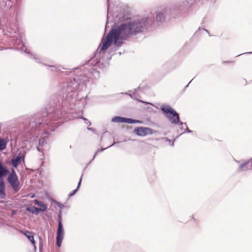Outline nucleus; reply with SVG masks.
Masks as SVG:
<instances>
[{
	"label": "nucleus",
	"instance_id": "obj_25",
	"mask_svg": "<svg viewBox=\"0 0 252 252\" xmlns=\"http://www.w3.org/2000/svg\"><path fill=\"white\" fill-rule=\"evenodd\" d=\"M105 149H106V148H102V149H98V150H97V151L95 153V154H94V157H93V159H94L95 158V157L96 155H97V154L98 152H102V151H104Z\"/></svg>",
	"mask_w": 252,
	"mask_h": 252
},
{
	"label": "nucleus",
	"instance_id": "obj_17",
	"mask_svg": "<svg viewBox=\"0 0 252 252\" xmlns=\"http://www.w3.org/2000/svg\"><path fill=\"white\" fill-rule=\"evenodd\" d=\"M154 130L151 128L143 127V136L153 133Z\"/></svg>",
	"mask_w": 252,
	"mask_h": 252
},
{
	"label": "nucleus",
	"instance_id": "obj_32",
	"mask_svg": "<svg viewBox=\"0 0 252 252\" xmlns=\"http://www.w3.org/2000/svg\"><path fill=\"white\" fill-rule=\"evenodd\" d=\"M34 197V195H32V198H33Z\"/></svg>",
	"mask_w": 252,
	"mask_h": 252
},
{
	"label": "nucleus",
	"instance_id": "obj_31",
	"mask_svg": "<svg viewBox=\"0 0 252 252\" xmlns=\"http://www.w3.org/2000/svg\"><path fill=\"white\" fill-rule=\"evenodd\" d=\"M115 144V142H114L110 146V147L114 145ZM108 147H109V146Z\"/></svg>",
	"mask_w": 252,
	"mask_h": 252
},
{
	"label": "nucleus",
	"instance_id": "obj_14",
	"mask_svg": "<svg viewBox=\"0 0 252 252\" xmlns=\"http://www.w3.org/2000/svg\"><path fill=\"white\" fill-rule=\"evenodd\" d=\"M50 70L52 71H56V72H62V69H64L63 67H61L59 65H47Z\"/></svg>",
	"mask_w": 252,
	"mask_h": 252
},
{
	"label": "nucleus",
	"instance_id": "obj_4",
	"mask_svg": "<svg viewBox=\"0 0 252 252\" xmlns=\"http://www.w3.org/2000/svg\"><path fill=\"white\" fill-rule=\"evenodd\" d=\"M161 109L171 123L176 124L178 123L179 120V115L172 108L169 106H163Z\"/></svg>",
	"mask_w": 252,
	"mask_h": 252
},
{
	"label": "nucleus",
	"instance_id": "obj_22",
	"mask_svg": "<svg viewBox=\"0 0 252 252\" xmlns=\"http://www.w3.org/2000/svg\"><path fill=\"white\" fill-rule=\"evenodd\" d=\"M122 117L120 116H115L112 118L111 121L113 123H122Z\"/></svg>",
	"mask_w": 252,
	"mask_h": 252
},
{
	"label": "nucleus",
	"instance_id": "obj_33",
	"mask_svg": "<svg viewBox=\"0 0 252 252\" xmlns=\"http://www.w3.org/2000/svg\"><path fill=\"white\" fill-rule=\"evenodd\" d=\"M0 25H1V22L0 21Z\"/></svg>",
	"mask_w": 252,
	"mask_h": 252
},
{
	"label": "nucleus",
	"instance_id": "obj_18",
	"mask_svg": "<svg viewBox=\"0 0 252 252\" xmlns=\"http://www.w3.org/2000/svg\"><path fill=\"white\" fill-rule=\"evenodd\" d=\"M6 143L4 139L0 138V150L4 149L6 147Z\"/></svg>",
	"mask_w": 252,
	"mask_h": 252
},
{
	"label": "nucleus",
	"instance_id": "obj_26",
	"mask_svg": "<svg viewBox=\"0 0 252 252\" xmlns=\"http://www.w3.org/2000/svg\"><path fill=\"white\" fill-rule=\"evenodd\" d=\"M83 119L84 120V122L86 124H87L88 126H91V123L88 119H87L86 118H83Z\"/></svg>",
	"mask_w": 252,
	"mask_h": 252
},
{
	"label": "nucleus",
	"instance_id": "obj_2",
	"mask_svg": "<svg viewBox=\"0 0 252 252\" xmlns=\"http://www.w3.org/2000/svg\"><path fill=\"white\" fill-rule=\"evenodd\" d=\"M141 29L142 22L140 19L131 20L128 23L112 28L106 35L105 39L102 40L101 44L90 62H95L94 65L99 63L100 62V57L113 43L116 47H120L130 34H134L140 32Z\"/></svg>",
	"mask_w": 252,
	"mask_h": 252
},
{
	"label": "nucleus",
	"instance_id": "obj_24",
	"mask_svg": "<svg viewBox=\"0 0 252 252\" xmlns=\"http://www.w3.org/2000/svg\"><path fill=\"white\" fill-rule=\"evenodd\" d=\"M14 177H18L16 172L15 171V170L14 169H11V172L10 173L9 175L8 176V178H14Z\"/></svg>",
	"mask_w": 252,
	"mask_h": 252
},
{
	"label": "nucleus",
	"instance_id": "obj_16",
	"mask_svg": "<svg viewBox=\"0 0 252 252\" xmlns=\"http://www.w3.org/2000/svg\"><path fill=\"white\" fill-rule=\"evenodd\" d=\"M125 19V17L124 16H123L121 13H120L119 14H117L115 15L114 21L115 22V23H119L124 21Z\"/></svg>",
	"mask_w": 252,
	"mask_h": 252
},
{
	"label": "nucleus",
	"instance_id": "obj_19",
	"mask_svg": "<svg viewBox=\"0 0 252 252\" xmlns=\"http://www.w3.org/2000/svg\"><path fill=\"white\" fill-rule=\"evenodd\" d=\"M35 204L43 208V210H42V211H45L47 209L46 205L44 203H43L42 202L39 201H38L36 200H35Z\"/></svg>",
	"mask_w": 252,
	"mask_h": 252
},
{
	"label": "nucleus",
	"instance_id": "obj_6",
	"mask_svg": "<svg viewBox=\"0 0 252 252\" xmlns=\"http://www.w3.org/2000/svg\"><path fill=\"white\" fill-rule=\"evenodd\" d=\"M7 181L15 192H18L21 189L18 177L7 178Z\"/></svg>",
	"mask_w": 252,
	"mask_h": 252
},
{
	"label": "nucleus",
	"instance_id": "obj_11",
	"mask_svg": "<svg viewBox=\"0 0 252 252\" xmlns=\"http://www.w3.org/2000/svg\"><path fill=\"white\" fill-rule=\"evenodd\" d=\"M21 233H23L27 238L31 242L32 244L35 246V241L34 240L33 236L32 235V233L31 231L26 230L25 231H21Z\"/></svg>",
	"mask_w": 252,
	"mask_h": 252
},
{
	"label": "nucleus",
	"instance_id": "obj_29",
	"mask_svg": "<svg viewBox=\"0 0 252 252\" xmlns=\"http://www.w3.org/2000/svg\"><path fill=\"white\" fill-rule=\"evenodd\" d=\"M109 3H108V5H107V7H108V11H107V21H108V19H109ZM107 23H108V22H107Z\"/></svg>",
	"mask_w": 252,
	"mask_h": 252
},
{
	"label": "nucleus",
	"instance_id": "obj_8",
	"mask_svg": "<svg viewBox=\"0 0 252 252\" xmlns=\"http://www.w3.org/2000/svg\"><path fill=\"white\" fill-rule=\"evenodd\" d=\"M22 160H24V156L23 155H20L19 154L15 158L11 159L10 162L11 164L14 167L17 168L18 165L21 163Z\"/></svg>",
	"mask_w": 252,
	"mask_h": 252
},
{
	"label": "nucleus",
	"instance_id": "obj_21",
	"mask_svg": "<svg viewBox=\"0 0 252 252\" xmlns=\"http://www.w3.org/2000/svg\"><path fill=\"white\" fill-rule=\"evenodd\" d=\"M82 176L80 178V179L79 182L78 183V186L77 187V189H76L74 190L72 192L70 193V194H69V196H72L74 195L76 193V192L77 191V190L79 189V188L80 187V186L81 185V181H82Z\"/></svg>",
	"mask_w": 252,
	"mask_h": 252
},
{
	"label": "nucleus",
	"instance_id": "obj_28",
	"mask_svg": "<svg viewBox=\"0 0 252 252\" xmlns=\"http://www.w3.org/2000/svg\"><path fill=\"white\" fill-rule=\"evenodd\" d=\"M56 205L60 207V208H62L63 207V205L61 204L60 202L56 201Z\"/></svg>",
	"mask_w": 252,
	"mask_h": 252
},
{
	"label": "nucleus",
	"instance_id": "obj_30",
	"mask_svg": "<svg viewBox=\"0 0 252 252\" xmlns=\"http://www.w3.org/2000/svg\"><path fill=\"white\" fill-rule=\"evenodd\" d=\"M87 129L89 130L93 131V132H94V131H95L94 129L92 127H88Z\"/></svg>",
	"mask_w": 252,
	"mask_h": 252
},
{
	"label": "nucleus",
	"instance_id": "obj_10",
	"mask_svg": "<svg viewBox=\"0 0 252 252\" xmlns=\"http://www.w3.org/2000/svg\"><path fill=\"white\" fill-rule=\"evenodd\" d=\"M9 173L6 167L4 166L2 163L0 161V178L6 176Z\"/></svg>",
	"mask_w": 252,
	"mask_h": 252
},
{
	"label": "nucleus",
	"instance_id": "obj_5",
	"mask_svg": "<svg viewBox=\"0 0 252 252\" xmlns=\"http://www.w3.org/2000/svg\"><path fill=\"white\" fill-rule=\"evenodd\" d=\"M64 237V230L63 225L62 223H59L58 226L57 231V245L58 247H61L62 245V241Z\"/></svg>",
	"mask_w": 252,
	"mask_h": 252
},
{
	"label": "nucleus",
	"instance_id": "obj_23",
	"mask_svg": "<svg viewBox=\"0 0 252 252\" xmlns=\"http://www.w3.org/2000/svg\"><path fill=\"white\" fill-rule=\"evenodd\" d=\"M133 132L137 135L142 136V127H138L135 128Z\"/></svg>",
	"mask_w": 252,
	"mask_h": 252
},
{
	"label": "nucleus",
	"instance_id": "obj_7",
	"mask_svg": "<svg viewBox=\"0 0 252 252\" xmlns=\"http://www.w3.org/2000/svg\"><path fill=\"white\" fill-rule=\"evenodd\" d=\"M141 94L142 91L139 87L137 89H135L134 92L132 94L126 93V94H128L131 98H132L133 99L136 100L139 102H142V100L140 99Z\"/></svg>",
	"mask_w": 252,
	"mask_h": 252
},
{
	"label": "nucleus",
	"instance_id": "obj_1",
	"mask_svg": "<svg viewBox=\"0 0 252 252\" xmlns=\"http://www.w3.org/2000/svg\"><path fill=\"white\" fill-rule=\"evenodd\" d=\"M77 70V74L73 79H70L63 83L61 93L53 95L45 112H39L32 115L29 123L24 126L22 137L24 142H28L32 145L35 143L38 135L44 133L49 134L50 131L57 127L53 122L59 120L63 115L62 108L65 109L80 110L84 107L86 99L84 97H78L77 91H81L86 87V83L90 82L92 76L97 72L86 66L73 69Z\"/></svg>",
	"mask_w": 252,
	"mask_h": 252
},
{
	"label": "nucleus",
	"instance_id": "obj_13",
	"mask_svg": "<svg viewBox=\"0 0 252 252\" xmlns=\"http://www.w3.org/2000/svg\"><path fill=\"white\" fill-rule=\"evenodd\" d=\"M26 210L30 213L35 214H38L40 212L42 211L41 209L35 206L27 207L26 208Z\"/></svg>",
	"mask_w": 252,
	"mask_h": 252
},
{
	"label": "nucleus",
	"instance_id": "obj_15",
	"mask_svg": "<svg viewBox=\"0 0 252 252\" xmlns=\"http://www.w3.org/2000/svg\"><path fill=\"white\" fill-rule=\"evenodd\" d=\"M45 144H46V140H45V138L43 137V138H40L39 139L38 146H37L36 147L37 150L39 152H42V149L41 148H40L39 147V146H41V147L44 146Z\"/></svg>",
	"mask_w": 252,
	"mask_h": 252
},
{
	"label": "nucleus",
	"instance_id": "obj_3",
	"mask_svg": "<svg viewBox=\"0 0 252 252\" xmlns=\"http://www.w3.org/2000/svg\"><path fill=\"white\" fill-rule=\"evenodd\" d=\"M6 30L8 33H9L11 37H12V41L16 48L22 52H26L29 54L31 58H33L36 62H40L41 59L39 56L36 55H33L30 53L28 51L27 47L25 46L23 40L22 38V36L18 33V36H15L13 35L17 34L18 32V24L16 20H13L11 22H8L6 24Z\"/></svg>",
	"mask_w": 252,
	"mask_h": 252
},
{
	"label": "nucleus",
	"instance_id": "obj_20",
	"mask_svg": "<svg viewBox=\"0 0 252 252\" xmlns=\"http://www.w3.org/2000/svg\"><path fill=\"white\" fill-rule=\"evenodd\" d=\"M157 20L159 22L163 21L164 19V15L163 13L159 12L157 15Z\"/></svg>",
	"mask_w": 252,
	"mask_h": 252
},
{
	"label": "nucleus",
	"instance_id": "obj_12",
	"mask_svg": "<svg viewBox=\"0 0 252 252\" xmlns=\"http://www.w3.org/2000/svg\"><path fill=\"white\" fill-rule=\"evenodd\" d=\"M142 121L140 120H134L130 118L122 117V123L126 124H134V123H141Z\"/></svg>",
	"mask_w": 252,
	"mask_h": 252
},
{
	"label": "nucleus",
	"instance_id": "obj_9",
	"mask_svg": "<svg viewBox=\"0 0 252 252\" xmlns=\"http://www.w3.org/2000/svg\"><path fill=\"white\" fill-rule=\"evenodd\" d=\"M5 184L2 179H0V198L4 199L5 198Z\"/></svg>",
	"mask_w": 252,
	"mask_h": 252
},
{
	"label": "nucleus",
	"instance_id": "obj_27",
	"mask_svg": "<svg viewBox=\"0 0 252 252\" xmlns=\"http://www.w3.org/2000/svg\"><path fill=\"white\" fill-rule=\"evenodd\" d=\"M62 223V216L61 213L60 212V214L58 215V225L59 223Z\"/></svg>",
	"mask_w": 252,
	"mask_h": 252
}]
</instances>
